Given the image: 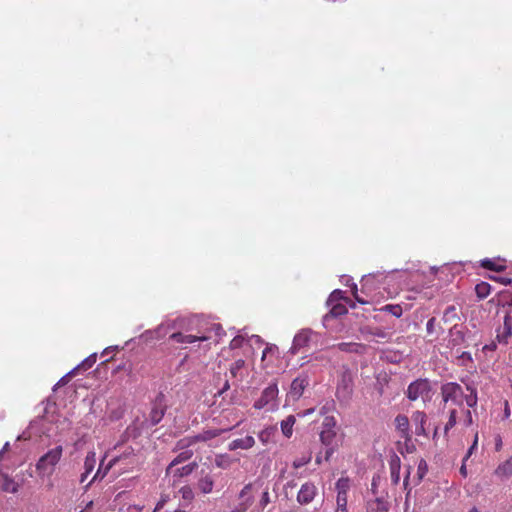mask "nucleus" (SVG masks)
Listing matches in <instances>:
<instances>
[{
	"label": "nucleus",
	"instance_id": "f257e3e1",
	"mask_svg": "<svg viewBox=\"0 0 512 512\" xmlns=\"http://www.w3.org/2000/svg\"><path fill=\"white\" fill-rule=\"evenodd\" d=\"M137 464V459L134 454V450L132 448H126L125 451L119 455L113 457L106 466H104V458L100 461L99 468L97 469L95 475L90 480V482L86 485L87 487L91 485L96 480H102L110 469L119 466L118 473H123L131 469L134 465Z\"/></svg>",
	"mask_w": 512,
	"mask_h": 512
},
{
	"label": "nucleus",
	"instance_id": "f03ea898",
	"mask_svg": "<svg viewBox=\"0 0 512 512\" xmlns=\"http://www.w3.org/2000/svg\"><path fill=\"white\" fill-rule=\"evenodd\" d=\"M63 454L62 446H56L42 455L36 463V471L42 479L53 475L56 465L61 460Z\"/></svg>",
	"mask_w": 512,
	"mask_h": 512
},
{
	"label": "nucleus",
	"instance_id": "7ed1b4c3",
	"mask_svg": "<svg viewBox=\"0 0 512 512\" xmlns=\"http://www.w3.org/2000/svg\"><path fill=\"white\" fill-rule=\"evenodd\" d=\"M196 321V317L179 316L175 319L167 318L155 329H153V331L155 337L157 338V340H159L165 337L170 330L181 329L185 331H192L194 329V324Z\"/></svg>",
	"mask_w": 512,
	"mask_h": 512
},
{
	"label": "nucleus",
	"instance_id": "20e7f679",
	"mask_svg": "<svg viewBox=\"0 0 512 512\" xmlns=\"http://www.w3.org/2000/svg\"><path fill=\"white\" fill-rule=\"evenodd\" d=\"M278 394L277 383H270L263 389L260 397L254 402L253 407L257 410L264 409L268 412H275L279 408Z\"/></svg>",
	"mask_w": 512,
	"mask_h": 512
},
{
	"label": "nucleus",
	"instance_id": "39448f33",
	"mask_svg": "<svg viewBox=\"0 0 512 512\" xmlns=\"http://www.w3.org/2000/svg\"><path fill=\"white\" fill-rule=\"evenodd\" d=\"M195 317L197 318V321L195 322L194 329L192 331L177 329L178 331L173 332L169 339L179 344H193L195 342L208 341L210 337L198 328L199 317Z\"/></svg>",
	"mask_w": 512,
	"mask_h": 512
},
{
	"label": "nucleus",
	"instance_id": "423d86ee",
	"mask_svg": "<svg viewBox=\"0 0 512 512\" xmlns=\"http://www.w3.org/2000/svg\"><path fill=\"white\" fill-rule=\"evenodd\" d=\"M406 396L410 401L422 399L424 403L429 402L432 397V387L428 379H417L408 385Z\"/></svg>",
	"mask_w": 512,
	"mask_h": 512
},
{
	"label": "nucleus",
	"instance_id": "0eeeda50",
	"mask_svg": "<svg viewBox=\"0 0 512 512\" xmlns=\"http://www.w3.org/2000/svg\"><path fill=\"white\" fill-rule=\"evenodd\" d=\"M231 429L232 428L203 430L201 433H198L196 435L187 436V437L180 439L177 442V448L184 449V448H188L189 446L194 445L197 442L210 441V440L222 435L223 433L230 431Z\"/></svg>",
	"mask_w": 512,
	"mask_h": 512
},
{
	"label": "nucleus",
	"instance_id": "6e6552de",
	"mask_svg": "<svg viewBox=\"0 0 512 512\" xmlns=\"http://www.w3.org/2000/svg\"><path fill=\"white\" fill-rule=\"evenodd\" d=\"M441 395L445 403L452 402L457 406L463 405L464 392L456 382H448L441 386Z\"/></svg>",
	"mask_w": 512,
	"mask_h": 512
},
{
	"label": "nucleus",
	"instance_id": "1a4fd4ad",
	"mask_svg": "<svg viewBox=\"0 0 512 512\" xmlns=\"http://www.w3.org/2000/svg\"><path fill=\"white\" fill-rule=\"evenodd\" d=\"M353 378L350 372L346 371L341 375L337 384L336 397L342 403H348L353 394Z\"/></svg>",
	"mask_w": 512,
	"mask_h": 512
},
{
	"label": "nucleus",
	"instance_id": "9d476101",
	"mask_svg": "<svg viewBox=\"0 0 512 512\" xmlns=\"http://www.w3.org/2000/svg\"><path fill=\"white\" fill-rule=\"evenodd\" d=\"M317 334L310 328H303L299 330L292 341L289 353L292 355L298 354L302 349L309 347L312 337Z\"/></svg>",
	"mask_w": 512,
	"mask_h": 512
},
{
	"label": "nucleus",
	"instance_id": "9b49d317",
	"mask_svg": "<svg viewBox=\"0 0 512 512\" xmlns=\"http://www.w3.org/2000/svg\"><path fill=\"white\" fill-rule=\"evenodd\" d=\"M318 495V488L312 481L303 483L297 494V502L300 505L310 504Z\"/></svg>",
	"mask_w": 512,
	"mask_h": 512
},
{
	"label": "nucleus",
	"instance_id": "f8f14e48",
	"mask_svg": "<svg viewBox=\"0 0 512 512\" xmlns=\"http://www.w3.org/2000/svg\"><path fill=\"white\" fill-rule=\"evenodd\" d=\"M307 376L296 377L290 386V390L287 393V399L297 401L303 395L305 388L308 386Z\"/></svg>",
	"mask_w": 512,
	"mask_h": 512
},
{
	"label": "nucleus",
	"instance_id": "ddd939ff",
	"mask_svg": "<svg viewBox=\"0 0 512 512\" xmlns=\"http://www.w3.org/2000/svg\"><path fill=\"white\" fill-rule=\"evenodd\" d=\"M394 424L400 437L403 438L405 442L411 441L412 434L410 431V423L408 417L406 415L399 414L395 417Z\"/></svg>",
	"mask_w": 512,
	"mask_h": 512
},
{
	"label": "nucleus",
	"instance_id": "4468645a",
	"mask_svg": "<svg viewBox=\"0 0 512 512\" xmlns=\"http://www.w3.org/2000/svg\"><path fill=\"white\" fill-rule=\"evenodd\" d=\"M335 437H336V432L334 431V429H331V428L324 429L320 433V440H321L322 444L326 447L325 457H324L325 461H328L334 453L335 449L333 447V442L335 440Z\"/></svg>",
	"mask_w": 512,
	"mask_h": 512
},
{
	"label": "nucleus",
	"instance_id": "2eb2a0df",
	"mask_svg": "<svg viewBox=\"0 0 512 512\" xmlns=\"http://www.w3.org/2000/svg\"><path fill=\"white\" fill-rule=\"evenodd\" d=\"M165 414V405L160 400H156L153 404L147 422L150 426H155L163 419Z\"/></svg>",
	"mask_w": 512,
	"mask_h": 512
},
{
	"label": "nucleus",
	"instance_id": "dca6fc26",
	"mask_svg": "<svg viewBox=\"0 0 512 512\" xmlns=\"http://www.w3.org/2000/svg\"><path fill=\"white\" fill-rule=\"evenodd\" d=\"M337 492L336 503H347V494L350 490V479L348 477H341L335 484Z\"/></svg>",
	"mask_w": 512,
	"mask_h": 512
},
{
	"label": "nucleus",
	"instance_id": "f3484780",
	"mask_svg": "<svg viewBox=\"0 0 512 512\" xmlns=\"http://www.w3.org/2000/svg\"><path fill=\"white\" fill-rule=\"evenodd\" d=\"M465 341L464 327L462 325L454 324L449 329V340L450 346L455 347L463 344Z\"/></svg>",
	"mask_w": 512,
	"mask_h": 512
},
{
	"label": "nucleus",
	"instance_id": "a211bd4d",
	"mask_svg": "<svg viewBox=\"0 0 512 512\" xmlns=\"http://www.w3.org/2000/svg\"><path fill=\"white\" fill-rule=\"evenodd\" d=\"M411 419L415 427V434L417 436H426L425 425L427 423V415L423 411H415Z\"/></svg>",
	"mask_w": 512,
	"mask_h": 512
},
{
	"label": "nucleus",
	"instance_id": "6ab92c4d",
	"mask_svg": "<svg viewBox=\"0 0 512 512\" xmlns=\"http://www.w3.org/2000/svg\"><path fill=\"white\" fill-rule=\"evenodd\" d=\"M96 453L95 451H89L85 457L83 469L84 471L80 475V483H84L89 475L92 473V471L95 468L96 465Z\"/></svg>",
	"mask_w": 512,
	"mask_h": 512
},
{
	"label": "nucleus",
	"instance_id": "aec40b11",
	"mask_svg": "<svg viewBox=\"0 0 512 512\" xmlns=\"http://www.w3.org/2000/svg\"><path fill=\"white\" fill-rule=\"evenodd\" d=\"M255 445V439L252 436H246L244 438H239L231 441L228 445V449L230 451H235L237 449L247 450L252 448Z\"/></svg>",
	"mask_w": 512,
	"mask_h": 512
},
{
	"label": "nucleus",
	"instance_id": "412c9836",
	"mask_svg": "<svg viewBox=\"0 0 512 512\" xmlns=\"http://www.w3.org/2000/svg\"><path fill=\"white\" fill-rule=\"evenodd\" d=\"M214 487V479L209 474H203L200 476L197 482V488L203 493V494H209L213 491Z\"/></svg>",
	"mask_w": 512,
	"mask_h": 512
},
{
	"label": "nucleus",
	"instance_id": "4be33fe9",
	"mask_svg": "<svg viewBox=\"0 0 512 512\" xmlns=\"http://www.w3.org/2000/svg\"><path fill=\"white\" fill-rule=\"evenodd\" d=\"M390 477L393 484L397 485L400 481L401 461L397 455H394L390 460Z\"/></svg>",
	"mask_w": 512,
	"mask_h": 512
},
{
	"label": "nucleus",
	"instance_id": "5701e85b",
	"mask_svg": "<svg viewBox=\"0 0 512 512\" xmlns=\"http://www.w3.org/2000/svg\"><path fill=\"white\" fill-rule=\"evenodd\" d=\"M367 512H387L388 504L380 497L367 502Z\"/></svg>",
	"mask_w": 512,
	"mask_h": 512
},
{
	"label": "nucleus",
	"instance_id": "b1692460",
	"mask_svg": "<svg viewBox=\"0 0 512 512\" xmlns=\"http://www.w3.org/2000/svg\"><path fill=\"white\" fill-rule=\"evenodd\" d=\"M481 266L485 269L491 270V271H502L505 269V265L501 259H491V258H485L481 260Z\"/></svg>",
	"mask_w": 512,
	"mask_h": 512
},
{
	"label": "nucleus",
	"instance_id": "393cba45",
	"mask_svg": "<svg viewBox=\"0 0 512 512\" xmlns=\"http://www.w3.org/2000/svg\"><path fill=\"white\" fill-rule=\"evenodd\" d=\"M176 449L179 450L177 447H176ZM182 450L183 451L180 452L177 455V457L167 467V473H172V468L174 466L189 460L193 456V451L192 450H189V449H186V448H184Z\"/></svg>",
	"mask_w": 512,
	"mask_h": 512
},
{
	"label": "nucleus",
	"instance_id": "a878e982",
	"mask_svg": "<svg viewBox=\"0 0 512 512\" xmlns=\"http://www.w3.org/2000/svg\"><path fill=\"white\" fill-rule=\"evenodd\" d=\"M466 390L469 391L468 395H464L463 401L465 400L466 404L470 408H474L478 402L477 389L473 384H466Z\"/></svg>",
	"mask_w": 512,
	"mask_h": 512
},
{
	"label": "nucleus",
	"instance_id": "bb28decb",
	"mask_svg": "<svg viewBox=\"0 0 512 512\" xmlns=\"http://www.w3.org/2000/svg\"><path fill=\"white\" fill-rule=\"evenodd\" d=\"M296 422V418L294 415L287 416L284 420L281 421L280 427L283 435L286 438H290L293 434V426Z\"/></svg>",
	"mask_w": 512,
	"mask_h": 512
},
{
	"label": "nucleus",
	"instance_id": "cd10ccee",
	"mask_svg": "<svg viewBox=\"0 0 512 512\" xmlns=\"http://www.w3.org/2000/svg\"><path fill=\"white\" fill-rule=\"evenodd\" d=\"M499 477H509L512 475V457L501 463L495 470Z\"/></svg>",
	"mask_w": 512,
	"mask_h": 512
},
{
	"label": "nucleus",
	"instance_id": "c85d7f7f",
	"mask_svg": "<svg viewBox=\"0 0 512 512\" xmlns=\"http://www.w3.org/2000/svg\"><path fill=\"white\" fill-rule=\"evenodd\" d=\"M330 306H331V310H330L329 314H326L324 316V321H326L329 317H338V316H342L347 313L346 306L341 303L335 302Z\"/></svg>",
	"mask_w": 512,
	"mask_h": 512
},
{
	"label": "nucleus",
	"instance_id": "c756f323",
	"mask_svg": "<svg viewBox=\"0 0 512 512\" xmlns=\"http://www.w3.org/2000/svg\"><path fill=\"white\" fill-rule=\"evenodd\" d=\"M3 482H2V489L5 492L9 493H16L18 491V484L7 474H4L3 476Z\"/></svg>",
	"mask_w": 512,
	"mask_h": 512
},
{
	"label": "nucleus",
	"instance_id": "7c9ffc66",
	"mask_svg": "<svg viewBox=\"0 0 512 512\" xmlns=\"http://www.w3.org/2000/svg\"><path fill=\"white\" fill-rule=\"evenodd\" d=\"M252 489V484L249 483L243 487V489L240 491L239 497L243 500L244 509H246L248 506H250L253 502V498L250 495V491Z\"/></svg>",
	"mask_w": 512,
	"mask_h": 512
},
{
	"label": "nucleus",
	"instance_id": "2f4dec72",
	"mask_svg": "<svg viewBox=\"0 0 512 512\" xmlns=\"http://www.w3.org/2000/svg\"><path fill=\"white\" fill-rule=\"evenodd\" d=\"M97 360V353H92L88 357H86L81 363H79L75 368H77L78 371H86L90 369Z\"/></svg>",
	"mask_w": 512,
	"mask_h": 512
},
{
	"label": "nucleus",
	"instance_id": "473e14b6",
	"mask_svg": "<svg viewBox=\"0 0 512 512\" xmlns=\"http://www.w3.org/2000/svg\"><path fill=\"white\" fill-rule=\"evenodd\" d=\"M457 319H458V313H457L456 307L453 305L448 306L443 313V317H442L443 322L444 323H452L453 321H455Z\"/></svg>",
	"mask_w": 512,
	"mask_h": 512
},
{
	"label": "nucleus",
	"instance_id": "72a5a7b5",
	"mask_svg": "<svg viewBox=\"0 0 512 512\" xmlns=\"http://www.w3.org/2000/svg\"><path fill=\"white\" fill-rule=\"evenodd\" d=\"M312 459V455L310 452L300 456V457H297L294 459L293 461V467L295 469H299L303 466H305L306 464H308Z\"/></svg>",
	"mask_w": 512,
	"mask_h": 512
},
{
	"label": "nucleus",
	"instance_id": "f704fd0d",
	"mask_svg": "<svg viewBox=\"0 0 512 512\" xmlns=\"http://www.w3.org/2000/svg\"><path fill=\"white\" fill-rule=\"evenodd\" d=\"M196 467H197V464L195 462L187 464L181 468H178L174 472V475L179 476V477L187 476V475L191 474Z\"/></svg>",
	"mask_w": 512,
	"mask_h": 512
},
{
	"label": "nucleus",
	"instance_id": "c9c22d12",
	"mask_svg": "<svg viewBox=\"0 0 512 512\" xmlns=\"http://www.w3.org/2000/svg\"><path fill=\"white\" fill-rule=\"evenodd\" d=\"M344 292L342 290L336 289L334 290L327 299V305H332L333 303H338L340 300L345 301Z\"/></svg>",
	"mask_w": 512,
	"mask_h": 512
},
{
	"label": "nucleus",
	"instance_id": "e433bc0d",
	"mask_svg": "<svg viewBox=\"0 0 512 512\" xmlns=\"http://www.w3.org/2000/svg\"><path fill=\"white\" fill-rule=\"evenodd\" d=\"M244 365L245 361L242 359H238L235 362H233L229 369L231 376L236 378L239 374V371L243 369Z\"/></svg>",
	"mask_w": 512,
	"mask_h": 512
},
{
	"label": "nucleus",
	"instance_id": "4c0bfd02",
	"mask_svg": "<svg viewBox=\"0 0 512 512\" xmlns=\"http://www.w3.org/2000/svg\"><path fill=\"white\" fill-rule=\"evenodd\" d=\"M457 421V411L455 409L450 410L449 419L444 427V432L447 433L451 428L456 425Z\"/></svg>",
	"mask_w": 512,
	"mask_h": 512
},
{
	"label": "nucleus",
	"instance_id": "58836bf2",
	"mask_svg": "<svg viewBox=\"0 0 512 512\" xmlns=\"http://www.w3.org/2000/svg\"><path fill=\"white\" fill-rule=\"evenodd\" d=\"M345 284H346V285H350V286H351V288H352V294H353L354 298L356 299V301H357L358 303H360V304H367V303H368V301H366V300H364L363 298H360V297L358 296V288H357V285H356L354 282H352V279H350V278H346V283H345Z\"/></svg>",
	"mask_w": 512,
	"mask_h": 512
},
{
	"label": "nucleus",
	"instance_id": "ea45409f",
	"mask_svg": "<svg viewBox=\"0 0 512 512\" xmlns=\"http://www.w3.org/2000/svg\"><path fill=\"white\" fill-rule=\"evenodd\" d=\"M383 310L390 312L395 317H400L403 313L402 307L400 305H386Z\"/></svg>",
	"mask_w": 512,
	"mask_h": 512
},
{
	"label": "nucleus",
	"instance_id": "a19ab883",
	"mask_svg": "<svg viewBox=\"0 0 512 512\" xmlns=\"http://www.w3.org/2000/svg\"><path fill=\"white\" fill-rule=\"evenodd\" d=\"M337 347L340 351H343V352H356L357 351L356 348L358 347V344L342 342V343H339L337 345Z\"/></svg>",
	"mask_w": 512,
	"mask_h": 512
},
{
	"label": "nucleus",
	"instance_id": "79ce46f5",
	"mask_svg": "<svg viewBox=\"0 0 512 512\" xmlns=\"http://www.w3.org/2000/svg\"><path fill=\"white\" fill-rule=\"evenodd\" d=\"M512 335V330L509 329V331H507L504 327L502 329L501 332H498L497 334V339L500 343H504V344H507L508 343V339L511 337Z\"/></svg>",
	"mask_w": 512,
	"mask_h": 512
},
{
	"label": "nucleus",
	"instance_id": "37998d69",
	"mask_svg": "<svg viewBox=\"0 0 512 512\" xmlns=\"http://www.w3.org/2000/svg\"><path fill=\"white\" fill-rule=\"evenodd\" d=\"M215 464L219 468H227L229 466L228 458L226 455H217L215 458Z\"/></svg>",
	"mask_w": 512,
	"mask_h": 512
},
{
	"label": "nucleus",
	"instance_id": "c03bdc74",
	"mask_svg": "<svg viewBox=\"0 0 512 512\" xmlns=\"http://www.w3.org/2000/svg\"><path fill=\"white\" fill-rule=\"evenodd\" d=\"M77 373V368H73L72 370H70L67 374H65L58 382L57 384L54 386V389H56L58 386H62V385H65L67 382H68V378L71 377L72 375H75Z\"/></svg>",
	"mask_w": 512,
	"mask_h": 512
},
{
	"label": "nucleus",
	"instance_id": "a18cd8bd",
	"mask_svg": "<svg viewBox=\"0 0 512 512\" xmlns=\"http://www.w3.org/2000/svg\"><path fill=\"white\" fill-rule=\"evenodd\" d=\"M180 492L182 494V497L185 499V500H192L193 497H194V493H193V490L190 486H183L181 489H180Z\"/></svg>",
	"mask_w": 512,
	"mask_h": 512
},
{
	"label": "nucleus",
	"instance_id": "49530a36",
	"mask_svg": "<svg viewBox=\"0 0 512 512\" xmlns=\"http://www.w3.org/2000/svg\"><path fill=\"white\" fill-rule=\"evenodd\" d=\"M244 339H245V336H244V335H242V334H239V335L235 336V337L232 339V341L230 342V347H231L232 349H236V348L241 347V345H242V343H243Z\"/></svg>",
	"mask_w": 512,
	"mask_h": 512
},
{
	"label": "nucleus",
	"instance_id": "de8ad7c7",
	"mask_svg": "<svg viewBox=\"0 0 512 512\" xmlns=\"http://www.w3.org/2000/svg\"><path fill=\"white\" fill-rule=\"evenodd\" d=\"M139 338L141 340H143L144 342H149V341H152V340H157V338L155 337V334H154V331L153 329L151 330H146L145 332H143Z\"/></svg>",
	"mask_w": 512,
	"mask_h": 512
},
{
	"label": "nucleus",
	"instance_id": "09e8293b",
	"mask_svg": "<svg viewBox=\"0 0 512 512\" xmlns=\"http://www.w3.org/2000/svg\"><path fill=\"white\" fill-rule=\"evenodd\" d=\"M427 472V464L424 460H421L418 465V480L421 481Z\"/></svg>",
	"mask_w": 512,
	"mask_h": 512
},
{
	"label": "nucleus",
	"instance_id": "8fccbe9b",
	"mask_svg": "<svg viewBox=\"0 0 512 512\" xmlns=\"http://www.w3.org/2000/svg\"><path fill=\"white\" fill-rule=\"evenodd\" d=\"M477 444H478V435L476 434L475 437H474V441L472 443V445L470 446V448L468 449L465 457H464V461H466L474 452V450L476 449L477 447Z\"/></svg>",
	"mask_w": 512,
	"mask_h": 512
},
{
	"label": "nucleus",
	"instance_id": "3c124183",
	"mask_svg": "<svg viewBox=\"0 0 512 512\" xmlns=\"http://www.w3.org/2000/svg\"><path fill=\"white\" fill-rule=\"evenodd\" d=\"M435 323H436V319L434 317L430 318L428 321H427V324H426V331L429 335L433 334L434 331H435Z\"/></svg>",
	"mask_w": 512,
	"mask_h": 512
},
{
	"label": "nucleus",
	"instance_id": "603ef678",
	"mask_svg": "<svg viewBox=\"0 0 512 512\" xmlns=\"http://www.w3.org/2000/svg\"><path fill=\"white\" fill-rule=\"evenodd\" d=\"M503 327L507 331H509V329L512 330V316L510 314L504 316Z\"/></svg>",
	"mask_w": 512,
	"mask_h": 512
},
{
	"label": "nucleus",
	"instance_id": "864d4df0",
	"mask_svg": "<svg viewBox=\"0 0 512 512\" xmlns=\"http://www.w3.org/2000/svg\"><path fill=\"white\" fill-rule=\"evenodd\" d=\"M335 424H336V422L333 417H326L323 422L324 429H328V428L334 429Z\"/></svg>",
	"mask_w": 512,
	"mask_h": 512
},
{
	"label": "nucleus",
	"instance_id": "5fc2aeb1",
	"mask_svg": "<svg viewBox=\"0 0 512 512\" xmlns=\"http://www.w3.org/2000/svg\"><path fill=\"white\" fill-rule=\"evenodd\" d=\"M119 349H120V347L118 345L108 346L103 350L102 355L105 356L110 353L118 352Z\"/></svg>",
	"mask_w": 512,
	"mask_h": 512
},
{
	"label": "nucleus",
	"instance_id": "6e6d98bb",
	"mask_svg": "<svg viewBox=\"0 0 512 512\" xmlns=\"http://www.w3.org/2000/svg\"><path fill=\"white\" fill-rule=\"evenodd\" d=\"M270 502V496H269V493L268 491H264L262 493V497H261V500H260V505L262 507H265L268 503Z\"/></svg>",
	"mask_w": 512,
	"mask_h": 512
},
{
	"label": "nucleus",
	"instance_id": "4d7b16f0",
	"mask_svg": "<svg viewBox=\"0 0 512 512\" xmlns=\"http://www.w3.org/2000/svg\"><path fill=\"white\" fill-rule=\"evenodd\" d=\"M380 479L379 476H374L371 483V492L373 494H377V488H378V480Z\"/></svg>",
	"mask_w": 512,
	"mask_h": 512
},
{
	"label": "nucleus",
	"instance_id": "13d9d810",
	"mask_svg": "<svg viewBox=\"0 0 512 512\" xmlns=\"http://www.w3.org/2000/svg\"><path fill=\"white\" fill-rule=\"evenodd\" d=\"M275 350H277V346L276 345H270V346H267L264 351H263V354H262V360L265 359L266 355L268 353H272L274 352Z\"/></svg>",
	"mask_w": 512,
	"mask_h": 512
},
{
	"label": "nucleus",
	"instance_id": "bf43d9fd",
	"mask_svg": "<svg viewBox=\"0 0 512 512\" xmlns=\"http://www.w3.org/2000/svg\"><path fill=\"white\" fill-rule=\"evenodd\" d=\"M472 413L470 410H466L465 412V425L470 426L472 424Z\"/></svg>",
	"mask_w": 512,
	"mask_h": 512
},
{
	"label": "nucleus",
	"instance_id": "052dcab7",
	"mask_svg": "<svg viewBox=\"0 0 512 512\" xmlns=\"http://www.w3.org/2000/svg\"><path fill=\"white\" fill-rule=\"evenodd\" d=\"M369 281H370V275H365L362 277V279H361L362 291H364L367 288Z\"/></svg>",
	"mask_w": 512,
	"mask_h": 512
},
{
	"label": "nucleus",
	"instance_id": "680f3d73",
	"mask_svg": "<svg viewBox=\"0 0 512 512\" xmlns=\"http://www.w3.org/2000/svg\"><path fill=\"white\" fill-rule=\"evenodd\" d=\"M336 512H347V503H337Z\"/></svg>",
	"mask_w": 512,
	"mask_h": 512
},
{
	"label": "nucleus",
	"instance_id": "e2e57ef3",
	"mask_svg": "<svg viewBox=\"0 0 512 512\" xmlns=\"http://www.w3.org/2000/svg\"><path fill=\"white\" fill-rule=\"evenodd\" d=\"M510 414H511V412H510L509 403L506 401L505 407H504V415H503L504 419H508L510 417Z\"/></svg>",
	"mask_w": 512,
	"mask_h": 512
},
{
	"label": "nucleus",
	"instance_id": "0e129e2a",
	"mask_svg": "<svg viewBox=\"0 0 512 512\" xmlns=\"http://www.w3.org/2000/svg\"><path fill=\"white\" fill-rule=\"evenodd\" d=\"M495 448L497 451H499L502 448V439L499 435L495 439Z\"/></svg>",
	"mask_w": 512,
	"mask_h": 512
},
{
	"label": "nucleus",
	"instance_id": "69168bd1",
	"mask_svg": "<svg viewBox=\"0 0 512 512\" xmlns=\"http://www.w3.org/2000/svg\"><path fill=\"white\" fill-rule=\"evenodd\" d=\"M229 388H230L229 381H228V380H226V381H225V383H224V385H223V387H222V389H221V390H219L218 394H219V395H222V394H223L225 391H227Z\"/></svg>",
	"mask_w": 512,
	"mask_h": 512
},
{
	"label": "nucleus",
	"instance_id": "338daca9",
	"mask_svg": "<svg viewBox=\"0 0 512 512\" xmlns=\"http://www.w3.org/2000/svg\"><path fill=\"white\" fill-rule=\"evenodd\" d=\"M460 474L463 476V477H466L467 476V468H466V465H465V461L463 460V464L461 465L460 467Z\"/></svg>",
	"mask_w": 512,
	"mask_h": 512
},
{
	"label": "nucleus",
	"instance_id": "774afa93",
	"mask_svg": "<svg viewBox=\"0 0 512 512\" xmlns=\"http://www.w3.org/2000/svg\"><path fill=\"white\" fill-rule=\"evenodd\" d=\"M345 303L348 304L353 309L356 307L355 303L350 298L346 297L345 298Z\"/></svg>",
	"mask_w": 512,
	"mask_h": 512
}]
</instances>
